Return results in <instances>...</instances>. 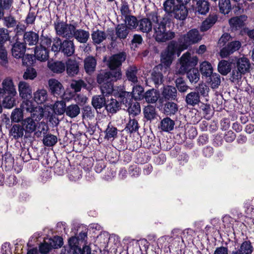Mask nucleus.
<instances>
[{"instance_id": "1", "label": "nucleus", "mask_w": 254, "mask_h": 254, "mask_svg": "<svg viewBox=\"0 0 254 254\" xmlns=\"http://www.w3.org/2000/svg\"><path fill=\"white\" fill-rule=\"evenodd\" d=\"M149 17L153 23V37L157 42H165L175 37V32L166 29L168 19L165 16L161 18L156 12L153 11Z\"/></svg>"}, {"instance_id": "2", "label": "nucleus", "mask_w": 254, "mask_h": 254, "mask_svg": "<svg viewBox=\"0 0 254 254\" xmlns=\"http://www.w3.org/2000/svg\"><path fill=\"white\" fill-rule=\"evenodd\" d=\"M38 114L33 113L30 117L23 119L21 126L26 133H31L35 132V134L39 136L42 133L46 134L48 130V126L45 122L39 121L42 119H39Z\"/></svg>"}, {"instance_id": "3", "label": "nucleus", "mask_w": 254, "mask_h": 254, "mask_svg": "<svg viewBox=\"0 0 254 254\" xmlns=\"http://www.w3.org/2000/svg\"><path fill=\"white\" fill-rule=\"evenodd\" d=\"M121 76V72L119 70L110 71L98 75L97 82L101 85V91L103 96L115 94L112 82L120 79Z\"/></svg>"}, {"instance_id": "4", "label": "nucleus", "mask_w": 254, "mask_h": 254, "mask_svg": "<svg viewBox=\"0 0 254 254\" xmlns=\"http://www.w3.org/2000/svg\"><path fill=\"white\" fill-rule=\"evenodd\" d=\"M163 6L168 15H173L177 19L184 20L188 15L186 6L175 3V0H166L163 3Z\"/></svg>"}, {"instance_id": "5", "label": "nucleus", "mask_w": 254, "mask_h": 254, "mask_svg": "<svg viewBox=\"0 0 254 254\" xmlns=\"http://www.w3.org/2000/svg\"><path fill=\"white\" fill-rule=\"evenodd\" d=\"M202 37L198 30L193 29L190 30L187 34L182 35L178 40L180 43L178 56L181 53L193 44L196 43L201 40Z\"/></svg>"}, {"instance_id": "6", "label": "nucleus", "mask_w": 254, "mask_h": 254, "mask_svg": "<svg viewBox=\"0 0 254 254\" xmlns=\"http://www.w3.org/2000/svg\"><path fill=\"white\" fill-rule=\"evenodd\" d=\"M180 47L175 41L171 42L166 50L161 54V63L165 66H169L173 61V56L175 54H177L178 56L179 49Z\"/></svg>"}, {"instance_id": "7", "label": "nucleus", "mask_w": 254, "mask_h": 254, "mask_svg": "<svg viewBox=\"0 0 254 254\" xmlns=\"http://www.w3.org/2000/svg\"><path fill=\"white\" fill-rule=\"evenodd\" d=\"M119 97L121 99V102L127 107L129 106L127 109L130 116L134 117L140 114L141 110L140 105L138 103L135 102L130 104V95L128 92H122L120 93Z\"/></svg>"}, {"instance_id": "8", "label": "nucleus", "mask_w": 254, "mask_h": 254, "mask_svg": "<svg viewBox=\"0 0 254 254\" xmlns=\"http://www.w3.org/2000/svg\"><path fill=\"white\" fill-rule=\"evenodd\" d=\"M54 26L57 35L66 38L73 37L75 30V27L74 25L57 21L55 23Z\"/></svg>"}, {"instance_id": "9", "label": "nucleus", "mask_w": 254, "mask_h": 254, "mask_svg": "<svg viewBox=\"0 0 254 254\" xmlns=\"http://www.w3.org/2000/svg\"><path fill=\"white\" fill-rule=\"evenodd\" d=\"M198 62L196 56H191L190 54L187 52L184 54L180 59L181 66L179 69V73L184 74L191 67L195 66Z\"/></svg>"}, {"instance_id": "10", "label": "nucleus", "mask_w": 254, "mask_h": 254, "mask_svg": "<svg viewBox=\"0 0 254 254\" xmlns=\"http://www.w3.org/2000/svg\"><path fill=\"white\" fill-rule=\"evenodd\" d=\"M126 59V55L124 53H120L110 57L108 61V65L111 71L119 70L121 72L119 68Z\"/></svg>"}, {"instance_id": "11", "label": "nucleus", "mask_w": 254, "mask_h": 254, "mask_svg": "<svg viewBox=\"0 0 254 254\" xmlns=\"http://www.w3.org/2000/svg\"><path fill=\"white\" fill-rule=\"evenodd\" d=\"M25 52V46L24 43L20 42H16L12 46L11 49L12 55L16 59L23 58V64H27L25 62L26 59H32V56L27 55L24 58V55Z\"/></svg>"}, {"instance_id": "12", "label": "nucleus", "mask_w": 254, "mask_h": 254, "mask_svg": "<svg viewBox=\"0 0 254 254\" xmlns=\"http://www.w3.org/2000/svg\"><path fill=\"white\" fill-rule=\"evenodd\" d=\"M48 85L51 93L55 96L64 98L63 96L64 93V88L62 84L56 79H50Z\"/></svg>"}, {"instance_id": "13", "label": "nucleus", "mask_w": 254, "mask_h": 254, "mask_svg": "<svg viewBox=\"0 0 254 254\" xmlns=\"http://www.w3.org/2000/svg\"><path fill=\"white\" fill-rule=\"evenodd\" d=\"M20 107L22 111L25 110L31 113V114L33 113H37L39 119H42L44 117V109L41 107H35L31 101L26 100L23 101Z\"/></svg>"}, {"instance_id": "14", "label": "nucleus", "mask_w": 254, "mask_h": 254, "mask_svg": "<svg viewBox=\"0 0 254 254\" xmlns=\"http://www.w3.org/2000/svg\"><path fill=\"white\" fill-rule=\"evenodd\" d=\"M152 12H151L147 14V18H142L138 22V29L141 32L148 33L152 30L153 27V23L149 16Z\"/></svg>"}, {"instance_id": "15", "label": "nucleus", "mask_w": 254, "mask_h": 254, "mask_svg": "<svg viewBox=\"0 0 254 254\" xmlns=\"http://www.w3.org/2000/svg\"><path fill=\"white\" fill-rule=\"evenodd\" d=\"M241 46L239 41H235L230 43L227 47L223 48L220 51V55L222 58L227 57L229 55L238 50Z\"/></svg>"}, {"instance_id": "16", "label": "nucleus", "mask_w": 254, "mask_h": 254, "mask_svg": "<svg viewBox=\"0 0 254 254\" xmlns=\"http://www.w3.org/2000/svg\"><path fill=\"white\" fill-rule=\"evenodd\" d=\"M19 96L22 99H27L31 97L32 89L29 84L24 81H21L18 84Z\"/></svg>"}, {"instance_id": "17", "label": "nucleus", "mask_w": 254, "mask_h": 254, "mask_svg": "<svg viewBox=\"0 0 254 254\" xmlns=\"http://www.w3.org/2000/svg\"><path fill=\"white\" fill-rule=\"evenodd\" d=\"M66 73L69 76H73L79 72V64L75 60L68 59L66 62Z\"/></svg>"}, {"instance_id": "18", "label": "nucleus", "mask_w": 254, "mask_h": 254, "mask_svg": "<svg viewBox=\"0 0 254 254\" xmlns=\"http://www.w3.org/2000/svg\"><path fill=\"white\" fill-rule=\"evenodd\" d=\"M61 51L68 57L72 56L74 53L75 47L73 42L70 40H64L61 47Z\"/></svg>"}, {"instance_id": "19", "label": "nucleus", "mask_w": 254, "mask_h": 254, "mask_svg": "<svg viewBox=\"0 0 254 254\" xmlns=\"http://www.w3.org/2000/svg\"><path fill=\"white\" fill-rule=\"evenodd\" d=\"M23 38L25 44L33 46L38 43L39 37L37 33L33 31H29L24 33Z\"/></svg>"}, {"instance_id": "20", "label": "nucleus", "mask_w": 254, "mask_h": 254, "mask_svg": "<svg viewBox=\"0 0 254 254\" xmlns=\"http://www.w3.org/2000/svg\"><path fill=\"white\" fill-rule=\"evenodd\" d=\"M162 95L166 99L175 100L177 95V89L172 86H164L162 91Z\"/></svg>"}, {"instance_id": "21", "label": "nucleus", "mask_w": 254, "mask_h": 254, "mask_svg": "<svg viewBox=\"0 0 254 254\" xmlns=\"http://www.w3.org/2000/svg\"><path fill=\"white\" fill-rule=\"evenodd\" d=\"M247 17L245 15H241L239 17H234L229 20V24L233 30H237L242 27L244 21L247 19Z\"/></svg>"}, {"instance_id": "22", "label": "nucleus", "mask_w": 254, "mask_h": 254, "mask_svg": "<svg viewBox=\"0 0 254 254\" xmlns=\"http://www.w3.org/2000/svg\"><path fill=\"white\" fill-rule=\"evenodd\" d=\"M35 56L36 58L41 61L45 62L49 58V52L46 48L42 46H36L35 49Z\"/></svg>"}, {"instance_id": "23", "label": "nucleus", "mask_w": 254, "mask_h": 254, "mask_svg": "<svg viewBox=\"0 0 254 254\" xmlns=\"http://www.w3.org/2000/svg\"><path fill=\"white\" fill-rule=\"evenodd\" d=\"M89 32L83 29L75 30L73 37L80 43H85L89 39Z\"/></svg>"}, {"instance_id": "24", "label": "nucleus", "mask_w": 254, "mask_h": 254, "mask_svg": "<svg viewBox=\"0 0 254 254\" xmlns=\"http://www.w3.org/2000/svg\"><path fill=\"white\" fill-rule=\"evenodd\" d=\"M251 64L249 59L245 57H242L237 60V68L244 73L249 72Z\"/></svg>"}, {"instance_id": "25", "label": "nucleus", "mask_w": 254, "mask_h": 254, "mask_svg": "<svg viewBox=\"0 0 254 254\" xmlns=\"http://www.w3.org/2000/svg\"><path fill=\"white\" fill-rule=\"evenodd\" d=\"M70 254H82V250L78 246V239L76 237H71L68 240Z\"/></svg>"}, {"instance_id": "26", "label": "nucleus", "mask_w": 254, "mask_h": 254, "mask_svg": "<svg viewBox=\"0 0 254 254\" xmlns=\"http://www.w3.org/2000/svg\"><path fill=\"white\" fill-rule=\"evenodd\" d=\"M47 99L48 93L45 89H38L34 93V100L38 104L45 103Z\"/></svg>"}, {"instance_id": "27", "label": "nucleus", "mask_w": 254, "mask_h": 254, "mask_svg": "<svg viewBox=\"0 0 254 254\" xmlns=\"http://www.w3.org/2000/svg\"><path fill=\"white\" fill-rule=\"evenodd\" d=\"M106 33L102 31L97 30L93 31L91 33V38L93 43L95 45L100 44L107 38Z\"/></svg>"}, {"instance_id": "28", "label": "nucleus", "mask_w": 254, "mask_h": 254, "mask_svg": "<svg viewBox=\"0 0 254 254\" xmlns=\"http://www.w3.org/2000/svg\"><path fill=\"white\" fill-rule=\"evenodd\" d=\"M185 101L188 105L194 106L200 102L199 95L196 92H191L186 96Z\"/></svg>"}, {"instance_id": "29", "label": "nucleus", "mask_w": 254, "mask_h": 254, "mask_svg": "<svg viewBox=\"0 0 254 254\" xmlns=\"http://www.w3.org/2000/svg\"><path fill=\"white\" fill-rule=\"evenodd\" d=\"M216 15H210L202 23L200 27L201 31H205L212 27L216 22Z\"/></svg>"}, {"instance_id": "30", "label": "nucleus", "mask_w": 254, "mask_h": 254, "mask_svg": "<svg viewBox=\"0 0 254 254\" xmlns=\"http://www.w3.org/2000/svg\"><path fill=\"white\" fill-rule=\"evenodd\" d=\"M137 71V68L134 66H129L127 68L126 71V75L127 79L133 84H137L139 83L136 76Z\"/></svg>"}, {"instance_id": "31", "label": "nucleus", "mask_w": 254, "mask_h": 254, "mask_svg": "<svg viewBox=\"0 0 254 254\" xmlns=\"http://www.w3.org/2000/svg\"><path fill=\"white\" fill-rule=\"evenodd\" d=\"M48 66L56 73H62L65 68V64L62 62H48Z\"/></svg>"}, {"instance_id": "32", "label": "nucleus", "mask_w": 254, "mask_h": 254, "mask_svg": "<svg viewBox=\"0 0 254 254\" xmlns=\"http://www.w3.org/2000/svg\"><path fill=\"white\" fill-rule=\"evenodd\" d=\"M159 97V92L154 89L148 90L144 95L146 101L149 103H155L158 100Z\"/></svg>"}, {"instance_id": "33", "label": "nucleus", "mask_w": 254, "mask_h": 254, "mask_svg": "<svg viewBox=\"0 0 254 254\" xmlns=\"http://www.w3.org/2000/svg\"><path fill=\"white\" fill-rule=\"evenodd\" d=\"M96 65V61L93 57H88L84 60V68L86 72L91 73L94 71Z\"/></svg>"}, {"instance_id": "34", "label": "nucleus", "mask_w": 254, "mask_h": 254, "mask_svg": "<svg viewBox=\"0 0 254 254\" xmlns=\"http://www.w3.org/2000/svg\"><path fill=\"white\" fill-rule=\"evenodd\" d=\"M174 122L169 118L163 119L160 122V127L164 131L168 132L173 129Z\"/></svg>"}, {"instance_id": "35", "label": "nucleus", "mask_w": 254, "mask_h": 254, "mask_svg": "<svg viewBox=\"0 0 254 254\" xmlns=\"http://www.w3.org/2000/svg\"><path fill=\"white\" fill-rule=\"evenodd\" d=\"M178 111V107L177 104L173 102H168L164 105V112L167 115H175Z\"/></svg>"}, {"instance_id": "36", "label": "nucleus", "mask_w": 254, "mask_h": 254, "mask_svg": "<svg viewBox=\"0 0 254 254\" xmlns=\"http://www.w3.org/2000/svg\"><path fill=\"white\" fill-rule=\"evenodd\" d=\"M129 33L128 28L125 24H119L116 28V34L117 37L121 39L127 38Z\"/></svg>"}, {"instance_id": "37", "label": "nucleus", "mask_w": 254, "mask_h": 254, "mask_svg": "<svg viewBox=\"0 0 254 254\" xmlns=\"http://www.w3.org/2000/svg\"><path fill=\"white\" fill-rule=\"evenodd\" d=\"M24 131V129H23L22 126H20L19 125L15 124L11 128L9 134L15 139H18L23 136Z\"/></svg>"}, {"instance_id": "38", "label": "nucleus", "mask_w": 254, "mask_h": 254, "mask_svg": "<svg viewBox=\"0 0 254 254\" xmlns=\"http://www.w3.org/2000/svg\"><path fill=\"white\" fill-rule=\"evenodd\" d=\"M51 108L58 115H62L65 111V103L63 101H58L53 105H51Z\"/></svg>"}, {"instance_id": "39", "label": "nucleus", "mask_w": 254, "mask_h": 254, "mask_svg": "<svg viewBox=\"0 0 254 254\" xmlns=\"http://www.w3.org/2000/svg\"><path fill=\"white\" fill-rule=\"evenodd\" d=\"M208 77V83L211 87L213 89L217 88L221 83L220 75L216 73H212Z\"/></svg>"}, {"instance_id": "40", "label": "nucleus", "mask_w": 254, "mask_h": 254, "mask_svg": "<svg viewBox=\"0 0 254 254\" xmlns=\"http://www.w3.org/2000/svg\"><path fill=\"white\" fill-rule=\"evenodd\" d=\"M200 71L203 76L208 77L212 73L213 68L209 63L204 61L200 65Z\"/></svg>"}, {"instance_id": "41", "label": "nucleus", "mask_w": 254, "mask_h": 254, "mask_svg": "<svg viewBox=\"0 0 254 254\" xmlns=\"http://www.w3.org/2000/svg\"><path fill=\"white\" fill-rule=\"evenodd\" d=\"M158 67H155L153 68L151 73V79L154 82L156 86H158L162 83L163 75L158 71Z\"/></svg>"}, {"instance_id": "42", "label": "nucleus", "mask_w": 254, "mask_h": 254, "mask_svg": "<svg viewBox=\"0 0 254 254\" xmlns=\"http://www.w3.org/2000/svg\"><path fill=\"white\" fill-rule=\"evenodd\" d=\"M144 118L147 120L154 119L156 115L155 108L151 105L145 107L143 109Z\"/></svg>"}, {"instance_id": "43", "label": "nucleus", "mask_w": 254, "mask_h": 254, "mask_svg": "<svg viewBox=\"0 0 254 254\" xmlns=\"http://www.w3.org/2000/svg\"><path fill=\"white\" fill-rule=\"evenodd\" d=\"M138 84V83L135 84V85H133L131 92L132 95H130V97L131 96L132 97H133L136 100H140L143 96V88ZM129 94L131 95L130 93Z\"/></svg>"}, {"instance_id": "44", "label": "nucleus", "mask_w": 254, "mask_h": 254, "mask_svg": "<svg viewBox=\"0 0 254 254\" xmlns=\"http://www.w3.org/2000/svg\"><path fill=\"white\" fill-rule=\"evenodd\" d=\"M92 104L96 109H101L106 105V100L104 96H95L92 100Z\"/></svg>"}, {"instance_id": "45", "label": "nucleus", "mask_w": 254, "mask_h": 254, "mask_svg": "<svg viewBox=\"0 0 254 254\" xmlns=\"http://www.w3.org/2000/svg\"><path fill=\"white\" fill-rule=\"evenodd\" d=\"M219 7L221 12L224 14H228L232 8L230 0H219Z\"/></svg>"}, {"instance_id": "46", "label": "nucleus", "mask_w": 254, "mask_h": 254, "mask_svg": "<svg viewBox=\"0 0 254 254\" xmlns=\"http://www.w3.org/2000/svg\"><path fill=\"white\" fill-rule=\"evenodd\" d=\"M65 112L67 116L72 118L79 115L80 109L77 105H71L66 108Z\"/></svg>"}, {"instance_id": "47", "label": "nucleus", "mask_w": 254, "mask_h": 254, "mask_svg": "<svg viewBox=\"0 0 254 254\" xmlns=\"http://www.w3.org/2000/svg\"><path fill=\"white\" fill-rule=\"evenodd\" d=\"M197 9L199 13L205 14L209 9V2L204 0H199L197 2Z\"/></svg>"}, {"instance_id": "48", "label": "nucleus", "mask_w": 254, "mask_h": 254, "mask_svg": "<svg viewBox=\"0 0 254 254\" xmlns=\"http://www.w3.org/2000/svg\"><path fill=\"white\" fill-rule=\"evenodd\" d=\"M106 109L108 112L115 113L120 109L119 103L116 100L111 99L106 105Z\"/></svg>"}, {"instance_id": "49", "label": "nucleus", "mask_w": 254, "mask_h": 254, "mask_svg": "<svg viewBox=\"0 0 254 254\" xmlns=\"http://www.w3.org/2000/svg\"><path fill=\"white\" fill-rule=\"evenodd\" d=\"M70 87L75 92L80 91L82 88H87L86 83L82 80H73L70 83Z\"/></svg>"}, {"instance_id": "50", "label": "nucleus", "mask_w": 254, "mask_h": 254, "mask_svg": "<svg viewBox=\"0 0 254 254\" xmlns=\"http://www.w3.org/2000/svg\"><path fill=\"white\" fill-rule=\"evenodd\" d=\"M187 77L191 83H196L199 79L200 74L197 69L192 68L187 72Z\"/></svg>"}, {"instance_id": "51", "label": "nucleus", "mask_w": 254, "mask_h": 254, "mask_svg": "<svg viewBox=\"0 0 254 254\" xmlns=\"http://www.w3.org/2000/svg\"><path fill=\"white\" fill-rule=\"evenodd\" d=\"M57 141V137L52 134H47L43 139V144L47 146H53L56 144Z\"/></svg>"}, {"instance_id": "52", "label": "nucleus", "mask_w": 254, "mask_h": 254, "mask_svg": "<svg viewBox=\"0 0 254 254\" xmlns=\"http://www.w3.org/2000/svg\"><path fill=\"white\" fill-rule=\"evenodd\" d=\"M237 251L242 254H251L253 251V248L250 241H245Z\"/></svg>"}, {"instance_id": "53", "label": "nucleus", "mask_w": 254, "mask_h": 254, "mask_svg": "<svg viewBox=\"0 0 254 254\" xmlns=\"http://www.w3.org/2000/svg\"><path fill=\"white\" fill-rule=\"evenodd\" d=\"M230 66L226 61H221L218 65V71L223 75H226L230 71Z\"/></svg>"}, {"instance_id": "54", "label": "nucleus", "mask_w": 254, "mask_h": 254, "mask_svg": "<svg viewBox=\"0 0 254 254\" xmlns=\"http://www.w3.org/2000/svg\"><path fill=\"white\" fill-rule=\"evenodd\" d=\"M23 117V111L21 109L16 108L11 113V119L12 122L19 123L21 121H22Z\"/></svg>"}, {"instance_id": "55", "label": "nucleus", "mask_w": 254, "mask_h": 254, "mask_svg": "<svg viewBox=\"0 0 254 254\" xmlns=\"http://www.w3.org/2000/svg\"><path fill=\"white\" fill-rule=\"evenodd\" d=\"M15 95H7V96H3L2 104L3 106L8 109L12 108L15 105V99L14 96Z\"/></svg>"}, {"instance_id": "56", "label": "nucleus", "mask_w": 254, "mask_h": 254, "mask_svg": "<svg viewBox=\"0 0 254 254\" xmlns=\"http://www.w3.org/2000/svg\"><path fill=\"white\" fill-rule=\"evenodd\" d=\"M117 128L114 127L111 123L108 124V127L105 131V138L110 139L115 138L117 134Z\"/></svg>"}, {"instance_id": "57", "label": "nucleus", "mask_w": 254, "mask_h": 254, "mask_svg": "<svg viewBox=\"0 0 254 254\" xmlns=\"http://www.w3.org/2000/svg\"><path fill=\"white\" fill-rule=\"evenodd\" d=\"M48 241L53 249L60 248L63 245V239L59 236H55L53 238L49 239Z\"/></svg>"}, {"instance_id": "58", "label": "nucleus", "mask_w": 254, "mask_h": 254, "mask_svg": "<svg viewBox=\"0 0 254 254\" xmlns=\"http://www.w3.org/2000/svg\"><path fill=\"white\" fill-rule=\"evenodd\" d=\"M176 87L179 92L185 93L190 88L182 78H178L175 81Z\"/></svg>"}, {"instance_id": "59", "label": "nucleus", "mask_w": 254, "mask_h": 254, "mask_svg": "<svg viewBox=\"0 0 254 254\" xmlns=\"http://www.w3.org/2000/svg\"><path fill=\"white\" fill-rule=\"evenodd\" d=\"M4 25L7 28H13L17 25V21L11 15L5 16L3 18Z\"/></svg>"}, {"instance_id": "60", "label": "nucleus", "mask_w": 254, "mask_h": 254, "mask_svg": "<svg viewBox=\"0 0 254 254\" xmlns=\"http://www.w3.org/2000/svg\"><path fill=\"white\" fill-rule=\"evenodd\" d=\"M126 128L130 132H135L138 130L139 126L137 121L134 119L130 118L128 123L127 124Z\"/></svg>"}, {"instance_id": "61", "label": "nucleus", "mask_w": 254, "mask_h": 254, "mask_svg": "<svg viewBox=\"0 0 254 254\" xmlns=\"http://www.w3.org/2000/svg\"><path fill=\"white\" fill-rule=\"evenodd\" d=\"M242 71L239 70L238 68L233 69L231 73V80L233 82H238L242 78V75L244 74Z\"/></svg>"}, {"instance_id": "62", "label": "nucleus", "mask_w": 254, "mask_h": 254, "mask_svg": "<svg viewBox=\"0 0 254 254\" xmlns=\"http://www.w3.org/2000/svg\"><path fill=\"white\" fill-rule=\"evenodd\" d=\"M126 23L129 29H133L138 26V22L135 17L133 16L127 15L125 16Z\"/></svg>"}, {"instance_id": "63", "label": "nucleus", "mask_w": 254, "mask_h": 254, "mask_svg": "<svg viewBox=\"0 0 254 254\" xmlns=\"http://www.w3.org/2000/svg\"><path fill=\"white\" fill-rule=\"evenodd\" d=\"M37 76V72L35 69L32 67H28L23 74V78L25 79L32 80Z\"/></svg>"}, {"instance_id": "64", "label": "nucleus", "mask_w": 254, "mask_h": 254, "mask_svg": "<svg viewBox=\"0 0 254 254\" xmlns=\"http://www.w3.org/2000/svg\"><path fill=\"white\" fill-rule=\"evenodd\" d=\"M196 93L200 94L203 96H206L208 95L209 89L208 87L204 84H199L196 87Z\"/></svg>"}]
</instances>
